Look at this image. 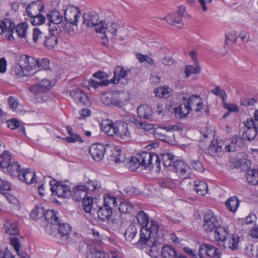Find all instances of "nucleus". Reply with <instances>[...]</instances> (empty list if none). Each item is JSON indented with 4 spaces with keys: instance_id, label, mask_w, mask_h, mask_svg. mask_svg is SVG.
I'll return each mask as SVG.
<instances>
[{
    "instance_id": "37998d69",
    "label": "nucleus",
    "mask_w": 258,
    "mask_h": 258,
    "mask_svg": "<svg viewBox=\"0 0 258 258\" xmlns=\"http://www.w3.org/2000/svg\"><path fill=\"white\" fill-rule=\"evenodd\" d=\"M95 205L96 204L94 203V200L91 197H87L83 201L82 206L86 213H90L92 210L95 209Z\"/></svg>"
},
{
    "instance_id": "ddd939ff",
    "label": "nucleus",
    "mask_w": 258,
    "mask_h": 258,
    "mask_svg": "<svg viewBox=\"0 0 258 258\" xmlns=\"http://www.w3.org/2000/svg\"><path fill=\"white\" fill-rule=\"evenodd\" d=\"M62 16L57 11H52L49 12L46 15V19L49 21L48 24L49 28L54 27L56 28H64L63 26V24L61 23L62 21Z\"/></svg>"
},
{
    "instance_id": "6e6d98bb",
    "label": "nucleus",
    "mask_w": 258,
    "mask_h": 258,
    "mask_svg": "<svg viewBox=\"0 0 258 258\" xmlns=\"http://www.w3.org/2000/svg\"><path fill=\"white\" fill-rule=\"evenodd\" d=\"M209 258H220L221 251L215 246L209 244Z\"/></svg>"
},
{
    "instance_id": "e433bc0d",
    "label": "nucleus",
    "mask_w": 258,
    "mask_h": 258,
    "mask_svg": "<svg viewBox=\"0 0 258 258\" xmlns=\"http://www.w3.org/2000/svg\"><path fill=\"white\" fill-rule=\"evenodd\" d=\"M57 212L53 210H47L45 214V220L48 223L54 225L59 224V218L57 216Z\"/></svg>"
},
{
    "instance_id": "3c124183",
    "label": "nucleus",
    "mask_w": 258,
    "mask_h": 258,
    "mask_svg": "<svg viewBox=\"0 0 258 258\" xmlns=\"http://www.w3.org/2000/svg\"><path fill=\"white\" fill-rule=\"evenodd\" d=\"M137 219L140 225L143 227H148L149 224V219L146 213L143 211H139L137 215Z\"/></svg>"
},
{
    "instance_id": "0e129e2a",
    "label": "nucleus",
    "mask_w": 258,
    "mask_h": 258,
    "mask_svg": "<svg viewBox=\"0 0 258 258\" xmlns=\"http://www.w3.org/2000/svg\"><path fill=\"white\" fill-rule=\"evenodd\" d=\"M211 92L217 96H219L222 98L223 102L227 98V95L225 92L221 90L219 86L216 87L214 89L211 90Z\"/></svg>"
},
{
    "instance_id": "f8f14e48",
    "label": "nucleus",
    "mask_w": 258,
    "mask_h": 258,
    "mask_svg": "<svg viewBox=\"0 0 258 258\" xmlns=\"http://www.w3.org/2000/svg\"><path fill=\"white\" fill-rule=\"evenodd\" d=\"M15 27V25L10 19H5L3 21H0V34L7 33L6 37H8V39L11 41L14 40Z\"/></svg>"
},
{
    "instance_id": "9d476101",
    "label": "nucleus",
    "mask_w": 258,
    "mask_h": 258,
    "mask_svg": "<svg viewBox=\"0 0 258 258\" xmlns=\"http://www.w3.org/2000/svg\"><path fill=\"white\" fill-rule=\"evenodd\" d=\"M185 12V7L183 5L179 6L176 13L168 14L164 19L170 25L181 28L183 25L182 17Z\"/></svg>"
},
{
    "instance_id": "6ab92c4d",
    "label": "nucleus",
    "mask_w": 258,
    "mask_h": 258,
    "mask_svg": "<svg viewBox=\"0 0 258 258\" xmlns=\"http://www.w3.org/2000/svg\"><path fill=\"white\" fill-rule=\"evenodd\" d=\"M214 237L219 245H220L230 235L228 228L218 226L215 229Z\"/></svg>"
},
{
    "instance_id": "f704fd0d",
    "label": "nucleus",
    "mask_w": 258,
    "mask_h": 258,
    "mask_svg": "<svg viewBox=\"0 0 258 258\" xmlns=\"http://www.w3.org/2000/svg\"><path fill=\"white\" fill-rule=\"evenodd\" d=\"M161 253L163 258H176L177 254L175 248L168 244L163 246Z\"/></svg>"
},
{
    "instance_id": "4468645a",
    "label": "nucleus",
    "mask_w": 258,
    "mask_h": 258,
    "mask_svg": "<svg viewBox=\"0 0 258 258\" xmlns=\"http://www.w3.org/2000/svg\"><path fill=\"white\" fill-rule=\"evenodd\" d=\"M101 100L103 104L107 106H120L122 104V100L118 94L104 93L101 95Z\"/></svg>"
},
{
    "instance_id": "864d4df0",
    "label": "nucleus",
    "mask_w": 258,
    "mask_h": 258,
    "mask_svg": "<svg viewBox=\"0 0 258 258\" xmlns=\"http://www.w3.org/2000/svg\"><path fill=\"white\" fill-rule=\"evenodd\" d=\"M171 90L169 88H158L154 90L156 96L167 98L170 95Z\"/></svg>"
},
{
    "instance_id": "c85d7f7f",
    "label": "nucleus",
    "mask_w": 258,
    "mask_h": 258,
    "mask_svg": "<svg viewBox=\"0 0 258 258\" xmlns=\"http://www.w3.org/2000/svg\"><path fill=\"white\" fill-rule=\"evenodd\" d=\"M71 96L78 102L86 103L88 101V97L82 90L78 89H73L70 92Z\"/></svg>"
},
{
    "instance_id": "a18cd8bd",
    "label": "nucleus",
    "mask_w": 258,
    "mask_h": 258,
    "mask_svg": "<svg viewBox=\"0 0 258 258\" xmlns=\"http://www.w3.org/2000/svg\"><path fill=\"white\" fill-rule=\"evenodd\" d=\"M7 171L12 176L18 177L20 176V166L17 162L11 163L7 167Z\"/></svg>"
},
{
    "instance_id": "603ef678",
    "label": "nucleus",
    "mask_w": 258,
    "mask_h": 258,
    "mask_svg": "<svg viewBox=\"0 0 258 258\" xmlns=\"http://www.w3.org/2000/svg\"><path fill=\"white\" fill-rule=\"evenodd\" d=\"M153 133L154 137L156 139L161 140H166L167 134H169L166 127L157 128L154 131Z\"/></svg>"
},
{
    "instance_id": "7c9ffc66",
    "label": "nucleus",
    "mask_w": 258,
    "mask_h": 258,
    "mask_svg": "<svg viewBox=\"0 0 258 258\" xmlns=\"http://www.w3.org/2000/svg\"><path fill=\"white\" fill-rule=\"evenodd\" d=\"M186 104V102H184L177 107L174 108V113L176 117L181 118L185 117L191 112Z\"/></svg>"
},
{
    "instance_id": "052dcab7",
    "label": "nucleus",
    "mask_w": 258,
    "mask_h": 258,
    "mask_svg": "<svg viewBox=\"0 0 258 258\" xmlns=\"http://www.w3.org/2000/svg\"><path fill=\"white\" fill-rule=\"evenodd\" d=\"M173 158V155L170 153H166L163 154L162 155L161 159L163 162L164 166L165 167L170 166L172 163V160Z\"/></svg>"
},
{
    "instance_id": "5701e85b",
    "label": "nucleus",
    "mask_w": 258,
    "mask_h": 258,
    "mask_svg": "<svg viewBox=\"0 0 258 258\" xmlns=\"http://www.w3.org/2000/svg\"><path fill=\"white\" fill-rule=\"evenodd\" d=\"M87 195V186L80 185L74 188L73 198L76 201H83Z\"/></svg>"
},
{
    "instance_id": "69168bd1",
    "label": "nucleus",
    "mask_w": 258,
    "mask_h": 258,
    "mask_svg": "<svg viewBox=\"0 0 258 258\" xmlns=\"http://www.w3.org/2000/svg\"><path fill=\"white\" fill-rule=\"evenodd\" d=\"M3 200L8 201L10 203L16 204L17 203V199L13 195L8 193L0 195Z\"/></svg>"
},
{
    "instance_id": "79ce46f5",
    "label": "nucleus",
    "mask_w": 258,
    "mask_h": 258,
    "mask_svg": "<svg viewBox=\"0 0 258 258\" xmlns=\"http://www.w3.org/2000/svg\"><path fill=\"white\" fill-rule=\"evenodd\" d=\"M43 207L41 205H37L35 208L31 211L30 217L34 220H37L42 217L44 215Z\"/></svg>"
},
{
    "instance_id": "2f4dec72",
    "label": "nucleus",
    "mask_w": 258,
    "mask_h": 258,
    "mask_svg": "<svg viewBox=\"0 0 258 258\" xmlns=\"http://www.w3.org/2000/svg\"><path fill=\"white\" fill-rule=\"evenodd\" d=\"M245 177L248 183L251 185L258 184V169H249L247 170Z\"/></svg>"
},
{
    "instance_id": "c9c22d12",
    "label": "nucleus",
    "mask_w": 258,
    "mask_h": 258,
    "mask_svg": "<svg viewBox=\"0 0 258 258\" xmlns=\"http://www.w3.org/2000/svg\"><path fill=\"white\" fill-rule=\"evenodd\" d=\"M98 218L103 221L108 220L111 217L112 210L104 206L100 207L97 211Z\"/></svg>"
},
{
    "instance_id": "412c9836",
    "label": "nucleus",
    "mask_w": 258,
    "mask_h": 258,
    "mask_svg": "<svg viewBox=\"0 0 258 258\" xmlns=\"http://www.w3.org/2000/svg\"><path fill=\"white\" fill-rule=\"evenodd\" d=\"M4 227L6 233L10 235L16 236L19 233L17 222L15 220L7 219L4 225Z\"/></svg>"
},
{
    "instance_id": "774afa93",
    "label": "nucleus",
    "mask_w": 258,
    "mask_h": 258,
    "mask_svg": "<svg viewBox=\"0 0 258 258\" xmlns=\"http://www.w3.org/2000/svg\"><path fill=\"white\" fill-rule=\"evenodd\" d=\"M149 247V249L147 251V253L152 258H158L159 252L157 250L156 246L154 245L153 243H152L151 245Z\"/></svg>"
},
{
    "instance_id": "b1692460",
    "label": "nucleus",
    "mask_w": 258,
    "mask_h": 258,
    "mask_svg": "<svg viewBox=\"0 0 258 258\" xmlns=\"http://www.w3.org/2000/svg\"><path fill=\"white\" fill-rule=\"evenodd\" d=\"M119 28V26L115 23H111L110 24L105 23L104 27V30L102 32H97L98 33H102L105 38H113L115 35L116 31Z\"/></svg>"
},
{
    "instance_id": "680f3d73",
    "label": "nucleus",
    "mask_w": 258,
    "mask_h": 258,
    "mask_svg": "<svg viewBox=\"0 0 258 258\" xmlns=\"http://www.w3.org/2000/svg\"><path fill=\"white\" fill-rule=\"evenodd\" d=\"M32 18L31 20V22L33 25H40L43 24L45 21V17L39 14V13L35 15L34 16H31Z\"/></svg>"
},
{
    "instance_id": "338daca9",
    "label": "nucleus",
    "mask_w": 258,
    "mask_h": 258,
    "mask_svg": "<svg viewBox=\"0 0 258 258\" xmlns=\"http://www.w3.org/2000/svg\"><path fill=\"white\" fill-rule=\"evenodd\" d=\"M137 57L140 62L146 61L150 64H152L154 62L153 59L148 55H143L141 53L137 54Z\"/></svg>"
},
{
    "instance_id": "0eeeda50",
    "label": "nucleus",
    "mask_w": 258,
    "mask_h": 258,
    "mask_svg": "<svg viewBox=\"0 0 258 258\" xmlns=\"http://www.w3.org/2000/svg\"><path fill=\"white\" fill-rule=\"evenodd\" d=\"M186 103L191 111L200 112L201 114L208 113L209 112L208 108L203 105L202 100L199 96L191 95L188 98Z\"/></svg>"
},
{
    "instance_id": "393cba45",
    "label": "nucleus",
    "mask_w": 258,
    "mask_h": 258,
    "mask_svg": "<svg viewBox=\"0 0 258 258\" xmlns=\"http://www.w3.org/2000/svg\"><path fill=\"white\" fill-rule=\"evenodd\" d=\"M57 225L58 226V233L61 238V240L65 242H68L69 239V234L71 232V227L68 224H60L59 222Z\"/></svg>"
},
{
    "instance_id": "f03ea898",
    "label": "nucleus",
    "mask_w": 258,
    "mask_h": 258,
    "mask_svg": "<svg viewBox=\"0 0 258 258\" xmlns=\"http://www.w3.org/2000/svg\"><path fill=\"white\" fill-rule=\"evenodd\" d=\"M17 61V64L12 70L13 75L17 79L27 76L28 73L34 70L38 63V60L25 55H20Z\"/></svg>"
},
{
    "instance_id": "4d7b16f0",
    "label": "nucleus",
    "mask_w": 258,
    "mask_h": 258,
    "mask_svg": "<svg viewBox=\"0 0 258 258\" xmlns=\"http://www.w3.org/2000/svg\"><path fill=\"white\" fill-rule=\"evenodd\" d=\"M209 244H202L199 249L198 255L200 258H209Z\"/></svg>"
},
{
    "instance_id": "f257e3e1",
    "label": "nucleus",
    "mask_w": 258,
    "mask_h": 258,
    "mask_svg": "<svg viewBox=\"0 0 258 258\" xmlns=\"http://www.w3.org/2000/svg\"><path fill=\"white\" fill-rule=\"evenodd\" d=\"M101 127L103 131L108 136H115L123 142H127L131 139L127 124L124 121L113 122L112 121H104L101 124Z\"/></svg>"
},
{
    "instance_id": "a211bd4d",
    "label": "nucleus",
    "mask_w": 258,
    "mask_h": 258,
    "mask_svg": "<svg viewBox=\"0 0 258 258\" xmlns=\"http://www.w3.org/2000/svg\"><path fill=\"white\" fill-rule=\"evenodd\" d=\"M51 87V82L47 79H43L39 84L30 86L29 91L34 94L45 92Z\"/></svg>"
},
{
    "instance_id": "cd10ccee",
    "label": "nucleus",
    "mask_w": 258,
    "mask_h": 258,
    "mask_svg": "<svg viewBox=\"0 0 258 258\" xmlns=\"http://www.w3.org/2000/svg\"><path fill=\"white\" fill-rule=\"evenodd\" d=\"M243 146V140L241 137L238 138L235 136L231 139L230 144L225 145V149L227 152L234 151L236 149V147L241 148Z\"/></svg>"
},
{
    "instance_id": "bb28decb",
    "label": "nucleus",
    "mask_w": 258,
    "mask_h": 258,
    "mask_svg": "<svg viewBox=\"0 0 258 258\" xmlns=\"http://www.w3.org/2000/svg\"><path fill=\"white\" fill-rule=\"evenodd\" d=\"M138 114L141 118L150 119L152 117L153 111L149 105L142 104L138 108Z\"/></svg>"
},
{
    "instance_id": "e2e57ef3",
    "label": "nucleus",
    "mask_w": 258,
    "mask_h": 258,
    "mask_svg": "<svg viewBox=\"0 0 258 258\" xmlns=\"http://www.w3.org/2000/svg\"><path fill=\"white\" fill-rule=\"evenodd\" d=\"M134 123L140 129L150 131L154 128V125L151 123H146L136 120Z\"/></svg>"
},
{
    "instance_id": "473e14b6",
    "label": "nucleus",
    "mask_w": 258,
    "mask_h": 258,
    "mask_svg": "<svg viewBox=\"0 0 258 258\" xmlns=\"http://www.w3.org/2000/svg\"><path fill=\"white\" fill-rule=\"evenodd\" d=\"M42 8L40 2L34 1L28 5L26 11L28 15L31 17L39 13Z\"/></svg>"
},
{
    "instance_id": "a878e982",
    "label": "nucleus",
    "mask_w": 258,
    "mask_h": 258,
    "mask_svg": "<svg viewBox=\"0 0 258 258\" xmlns=\"http://www.w3.org/2000/svg\"><path fill=\"white\" fill-rule=\"evenodd\" d=\"M224 142L223 141L213 140L209 147L208 152L212 156L222 151Z\"/></svg>"
},
{
    "instance_id": "7ed1b4c3",
    "label": "nucleus",
    "mask_w": 258,
    "mask_h": 258,
    "mask_svg": "<svg viewBox=\"0 0 258 258\" xmlns=\"http://www.w3.org/2000/svg\"><path fill=\"white\" fill-rule=\"evenodd\" d=\"M254 118H248L244 122L245 126L240 131L243 140L250 141L254 139L258 132V110L254 112Z\"/></svg>"
},
{
    "instance_id": "20e7f679",
    "label": "nucleus",
    "mask_w": 258,
    "mask_h": 258,
    "mask_svg": "<svg viewBox=\"0 0 258 258\" xmlns=\"http://www.w3.org/2000/svg\"><path fill=\"white\" fill-rule=\"evenodd\" d=\"M83 25L87 27H95L96 31L102 32L104 30L105 24L104 21H100L98 14L93 11L88 12L84 14Z\"/></svg>"
},
{
    "instance_id": "6e6552de",
    "label": "nucleus",
    "mask_w": 258,
    "mask_h": 258,
    "mask_svg": "<svg viewBox=\"0 0 258 258\" xmlns=\"http://www.w3.org/2000/svg\"><path fill=\"white\" fill-rule=\"evenodd\" d=\"M49 183L52 192L55 193L58 197L68 198L71 196V190L69 186L61 182H57L55 180H51Z\"/></svg>"
},
{
    "instance_id": "bf43d9fd",
    "label": "nucleus",
    "mask_w": 258,
    "mask_h": 258,
    "mask_svg": "<svg viewBox=\"0 0 258 258\" xmlns=\"http://www.w3.org/2000/svg\"><path fill=\"white\" fill-rule=\"evenodd\" d=\"M93 76L96 78L99 81V83L102 85L106 86L108 85L107 75L103 72H97L93 74Z\"/></svg>"
},
{
    "instance_id": "423d86ee",
    "label": "nucleus",
    "mask_w": 258,
    "mask_h": 258,
    "mask_svg": "<svg viewBox=\"0 0 258 258\" xmlns=\"http://www.w3.org/2000/svg\"><path fill=\"white\" fill-rule=\"evenodd\" d=\"M220 225L219 217L212 211H207L204 216L203 228L204 230L208 233L213 231Z\"/></svg>"
},
{
    "instance_id": "9b49d317",
    "label": "nucleus",
    "mask_w": 258,
    "mask_h": 258,
    "mask_svg": "<svg viewBox=\"0 0 258 258\" xmlns=\"http://www.w3.org/2000/svg\"><path fill=\"white\" fill-rule=\"evenodd\" d=\"M81 15L79 9L73 5H68L64 11L66 21L73 25L77 26L78 19Z\"/></svg>"
},
{
    "instance_id": "4be33fe9",
    "label": "nucleus",
    "mask_w": 258,
    "mask_h": 258,
    "mask_svg": "<svg viewBox=\"0 0 258 258\" xmlns=\"http://www.w3.org/2000/svg\"><path fill=\"white\" fill-rule=\"evenodd\" d=\"M130 72L129 70H124L120 66L116 67L114 70V76L112 79L113 83L117 84L120 81L122 83H124L122 80L125 79Z\"/></svg>"
},
{
    "instance_id": "2eb2a0df",
    "label": "nucleus",
    "mask_w": 258,
    "mask_h": 258,
    "mask_svg": "<svg viewBox=\"0 0 258 258\" xmlns=\"http://www.w3.org/2000/svg\"><path fill=\"white\" fill-rule=\"evenodd\" d=\"M105 152V147L101 144H93L89 149L91 156L96 161H100L103 159Z\"/></svg>"
},
{
    "instance_id": "c03bdc74",
    "label": "nucleus",
    "mask_w": 258,
    "mask_h": 258,
    "mask_svg": "<svg viewBox=\"0 0 258 258\" xmlns=\"http://www.w3.org/2000/svg\"><path fill=\"white\" fill-rule=\"evenodd\" d=\"M27 28V24L26 23L23 22L20 23L16 27H15V31L14 30V33L16 32L17 34L20 37L26 38Z\"/></svg>"
},
{
    "instance_id": "49530a36",
    "label": "nucleus",
    "mask_w": 258,
    "mask_h": 258,
    "mask_svg": "<svg viewBox=\"0 0 258 258\" xmlns=\"http://www.w3.org/2000/svg\"><path fill=\"white\" fill-rule=\"evenodd\" d=\"M195 190L200 195H205L208 190V186L206 183L204 181H197L195 182Z\"/></svg>"
},
{
    "instance_id": "f3484780",
    "label": "nucleus",
    "mask_w": 258,
    "mask_h": 258,
    "mask_svg": "<svg viewBox=\"0 0 258 258\" xmlns=\"http://www.w3.org/2000/svg\"><path fill=\"white\" fill-rule=\"evenodd\" d=\"M151 231H149L148 227H142L140 230V239L137 242L138 246L150 247L153 243L151 240Z\"/></svg>"
},
{
    "instance_id": "aec40b11",
    "label": "nucleus",
    "mask_w": 258,
    "mask_h": 258,
    "mask_svg": "<svg viewBox=\"0 0 258 258\" xmlns=\"http://www.w3.org/2000/svg\"><path fill=\"white\" fill-rule=\"evenodd\" d=\"M239 243V237L237 235H230L219 246L224 249L232 250L236 249Z\"/></svg>"
},
{
    "instance_id": "dca6fc26",
    "label": "nucleus",
    "mask_w": 258,
    "mask_h": 258,
    "mask_svg": "<svg viewBox=\"0 0 258 258\" xmlns=\"http://www.w3.org/2000/svg\"><path fill=\"white\" fill-rule=\"evenodd\" d=\"M174 169L178 174V176L185 178L190 173V168L184 162L181 160H177L173 164Z\"/></svg>"
},
{
    "instance_id": "58836bf2",
    "label": "nucleus",
    "mask_w": 258,
    "mask_h": 258,
    "mask_svg": "<svg viewBox=\"0 0 258 258\" xmlns=\"http://www.w3.org/2000/svg\"><path fill=\"white\" fill-rule=\"evenodd\" d=\"M110 156V160L116 163H119L125 161L124 156L121 153V150L118 148H114L112 151Z\"/></svg>"
},
{
    "instance_id": "8fccbe9b",
    "label": "nucleus",
    "mask_w": 258,
    "mask_h": 258,
    "mask_svg": "<svg viewBox=\"0 0 258 258\" xmlns=\"http://www.w3.org/2000/svg\"><path fill=\"white\" fill-rule=\"evenodd\" d=\"M11 159L9 152L5 151L0 155V167L2 168H7L10 165Z\"/></svg>"
},
{
    "instance_id": "5fc2aeb1",
    "label": "nucleus",
    "mask_w": 258,
    "mask_h": 258,
    "mask_svg": "<svg viewBox=\"0 0 258 258\" xmlns=\"http://www.w3.org/2000/svg\"><path fill=\"white\" fill-rule=\"evenodd\" d=\"M195 67L187 66L185 68V73L187 77L191 74H198L201 71V68L197 62L195 63Z\"/></svg>"
},
{
    "instance_id": "4c0bfd02",
    "label": "nucleus",
    "mask_w": 258,
    "mask_h": 258,
    "mask_svg": "<svg viewBox=\"0 0 258 258\" xmlns=\"http://www.w3.org/2000/svg\"><path fill=\"white\" fill-rule=\"evenodd\" d=\"M46 35L39 28H34L33 30L32 38L35 43L43 44Z\"/></svg>"
},
{
    "instance_id": "a19ab883",
    "label": "nucleus",
    "mask_w": 258,
    "mask_h": 258,
    "mask_svg": "<svg viewBox=\"0 0 258 258\" xmlns=\"http://www.w3.org/2000/svg\"><path fill=\"white\" fill-rule=\"evenodd\" d=\"M225 205L230 211L234 213L239 206V201L236 197H231L226 202Z\"/></svg>"
},
{
    "instance_id": "ea45409f",
    "label": "nucleus",
    "mask_w": 258,
    "mask_h": 258,
    "mask_svg": "<svg viewBox=\"0 0 258 258\" xmlns=\"http://www.w3.org/2000/svg\"><path fill=\"white\" fill-rule=\"evenodd\" d=\"M137 233V229L134 224H131L126 229L124 233V237L127 241L131 242H135L134 238Z\"/></svg>"
},
{
    "instance_id": "13d9d810",
    "label": "nucleus",
    "mask_w": 258,
    "mask_h": 258,
    "mask_svg": "<svg viewBox=\"0 0 258 258\" xmlns=\"http://www.w3.org/2000/svg\"><path fill=\"white\" fill-rule=\"evenodd\" d=\"M87 258H109V256L107 253L97 249H93L88 255Z\"/></svg>"
},
{
    "instance_id": "72a5a7b5",
    "label": "nucleus",
    "mask_w": 258,
    "mask_h": 258,
    "mask_svg": "<svg viewBox=\"0 0 258 258\" xmlns=\"http://www.w3.org/2000/svg\"><path fill=\"white\" fill-rule=\"evenodd\" d=\"M20 179L27 184L33 183L35 180V172L30 169H27L23 171Z\"/></svg>"
},
{
    "instance_id": "de8ad7c7",
    "label": "nucleus",
    "mask_w": 258,
    "mask_h": 258,
    "mask_svg": "<svg viewBox=\"0 0 258 258\" xmlns=\"http://www.w3.org/2000/svg\"><path fill=\"white\" fill-rule=\"evenodd\" d=\"M116 199L112 195H107L104 196V206L110 208L111 210L116 207Z\"/></svg>"
},
{
    "instance_id": "c756f323",
    "label": "nucleus",
    "mask_w": 258,
    "mask_h": 258,
    "mask_svg": "<svg viewBox=\"0 0 258 258\" xmlns=\"http://www.w3.org/2000/svg\"><path fill=\"white\" fill-rule=\"evenodd\" d=\"M126 166L131 171L136 170L139 167L141 166L139 153L136 157H131L130 159L125 160Z\"/></svg>"
},
{
    "instance_id": "09e8293b",
    "label": "nucleus",
    "mask_w": 258,
    "mask_h": 258,
    "mask_svg": "<svg viewBox=\"0 0 258 258\" xmlns=\"http://www.w3.org/2000/svg\"><path fill=\"white\" fill-rule=\"evenodd\" d=\"M133 209V205L130 202L125 200L120 201L118 207V210L120 212L124 213H128L131 212Z\"/></svg>"
},
{
    "instance_id": "39448f33",
    "label": "nucleus",
    "mask_w": 258,
    "mask_h": 258,
    "mask_svg": "<svg viewBox=\"0 0 258 258\" xmlns=\"http://www.w3.org/2000/svg\"><path fill=\"white\" fill-rule=\"evenodd\" d=\"M140 156V162H141V167L149 169L154 167L159 168L160 166V161L158 156L154 154L149 152H143L139 153Z\"/></svg>"
},
{
    "instance_id": "1a4fd4ad",
    "label": "nucleus",
    "mask_w": 258,
    "mask_h": 258,
    "mask_svg": "<svg viewBox=\"0 0 258 258\" xmlns=\"http://www.w3.org/2000/svg\"><path fill=\"white\" fill-rule=\"evenodd\" d=\"M62 29L61 28H49V34L45 36L43 45L48 49H52L55 47L57 44L58 37L61 34Z\"/></svg>"
}]
</instances>
